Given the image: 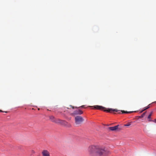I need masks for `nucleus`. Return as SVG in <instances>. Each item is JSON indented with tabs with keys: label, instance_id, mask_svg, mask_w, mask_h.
Instances as JSON below:
<instances>
[{
	"label": "nucleus",
	"instance_id": "nucleus-2",
	"mask_svg": "<svg viewBox=\"0 0 156 156\" xmlns=\"http://www.w3.org/2000/svg\"><path fill=\"white\" fill-rule=\"evenodd\" d=\"M105 112H111L112 111L115 112H118L119 113H120V112H122V113L128 114L132 112H127L125 111L124 110H119L116 109H112V108H109L107 110H104Z\"/></svg>",
	"mask_w": 156,
	"mask_h": 156
},
{
	"label": "nucleus",
	"instance_id": "nucleus-11",
	"mask_svg": "<svg viewBox=\"0 0 156 156\" xmlns=\"http://www.w3.org/2000/svg\"><path fill=\"white\" fill-rule=\"evenodd\" d=\"M149 107H149V106H147V107H145L144 109L143 110H142V111H141L140 112V113H142V112H143V111H145V110H146V109H147L148 108H149Z\"/></svg>",
	"mask_w": 156,
	"mask_h": 156
},
{
	"label": "nucleus",
	"instance_id": "nucleus-5",
	"mask_svg": "<svg viewBox=\"0 0 156 156\" xmlns=\"http://www.w3.org/2000/svg\"><path fill=\"white\" fill-rule=\"evenodd\" d=\"M42 154L43 156H50V153L47 150H44L42 151Z\"/></svg>",
	"mask_w": 156,
	"mask_h": 156
},
{
	"label": "nucleus",
	"instance_id": "nucleus-19",
	"mask_svg": "<svg viewBox=\"0 0 156 156\" xmlns=\"http://www.w3.org/2000/svg\"><path fill=\"white\" fill-rule=\"evenodd\" d=\"M0 112H2V111L1 110H0Z\"/></svg>",
	"mask_w": 156,
	"mask_h": 156
},
{
	"label": "nucleus",
	"instance_id": "nucleus-1",
	"mask_svg": "<svg viewBox=\"0 0 156 156\" xmlns=\"http://www.w3.org/2000/svg\"><path fill=\"white\" fill-rule=\"evenodd\" d=\"M88 152L90 156H106L110 153L107 151L104 147L97 145H93L89 146Z\"/></svg>",
	"mask_w": 156,
	"mask_h": 156
},
{
	"label": "nucleus",
	"instance_id": "nucleus-10",
	"mask_svg": "<svg viewBox=\"0 0 156 156\" xmlns=\"http://www.w3.org/2000/svg\"><path fill=\"white\" fill-rule=\"evenodd\" d=\"M146 112H145L143 113L140 116H139V118H143L145 115Z\"/></svg>",
	"mask_w": 156,
	"mask_h": 156
},
{
	"label": "nucleus",
	"instance_id": "nucleus-16",
	"mask_svg": "<svg viewBox=\"0 0 156 156\" xmlns=\"http://www.w3.org/2000/svg\"><path fill=\"white\" fill-rule=\"evenodd\" d=\"M149 121H150V122H151V121H153V120H151V119H149Z\"/></svg>",
	"mask_w": 156,
	"mask_h": 156
},
{
	"label": "nucleus",
	"instance_id": "nucleus-13",
	"mask_svg": "<svg viewBox=\"0 0 156 156\" xmlns=\"http://www.w3.org/2000/svg\"><path fill=\"white\" fill-rule=\"evenodd\" d=\"M130 124L129 123V124H125L124 125V126H129L130 125Z\"/></svg>",
	"mask_w": 156,
	"mask_h": 156
},
{
	"label": "nucleus",
	"instance_id": "nucleus-12",
	"mask_svg": "<svg viewBox=\"0 0 156 156\" xmlns=\"http://www.w3.org/2000/svg\"><path fill=\"white\" fill-rule=\"evenodd\" d=\"M153 113V112H151L150 114L148 116L147 118L148 119H150L151 118V115Z\"/></svg>",
	"mask_w": 156,
	"mask_h": 156
},
{
	"label": "nucleus",
	"instance_id": "nucleus-7",
	"mask_svg": "<svg viewBox=\"0 0 156 156\" xmlns=\"http://www.w3.org/2000/svg\"><path fill=\"white\" fill-rule=\"evenodd\" d=\"M119 125L113 127H109L108 129L111 131L115 130L118 129Z\"/></svg>",
	"mask_w": 156,
	"mask_h": 156
},
{
	"label": "nucleus",
	"instance_id": "nucleus-8",
	"mask_svg": "<svg viewBox=\"0 0 156 156\" xmlns=\"http://www.w3.org/2000/svg\"><path fill=\"white\" fill-rule=\"evenodd\" d=\"M94 108L97 109L102 110L104 109L105 108L103 107L102 106L99 105H95L93 106Z\"/></svg>",
	"mask_w": 156,
	"mask_h": 156
},
{
	"label": "nucleus",
	"instance_id": "nucleus-4",
	"mask_svg": "<svg viewBox=\"0 0 156 156\" xmlns=\"http://www.w3.org/2000/svg\"><path fill=\"white\" fill-rule=\"evenodd\" d=\"M55 123L60 124L62 125L65 126L66 125L67 122L64 120H61L59 119H56Z\"/></svg>",
	"mask_w": 156,
	"mask_h": 156
},
{
	"label": "nucleus",
	"instance_id": "nucleus-15",
	"mask_svg": "<svg viewBox=\"0 0 156 156\" xmlns=\"http://www.w3.org/2000/svg\"><path fill=\"white\" fill-rule=\"evenodd\" d=\"M153 122H154L155 123H156V119H155L154 120H153Z\"/></svg>",
	"mask_w": 156,
	"mask_h": 156
},
{
	"label": "nucleus",
	"instance_id": "nucleus-9",
	"mask_svg": "<svg viewBox=\"0 0 156 156\" xmlns=\"http://www.w3.org/2000/svg\"><path fill=\"white\" fill-rule=\"evenodd\" d=\"M49 118L51 121L54 122H55L56 119H55L54 117L53 116H51L49 117Z\"/></svg>",
	"mask_w": 156,
	"mask_h": 156
},
{
	"label": "nucleus",
	"instance_id": "nucleus-14",
	"mask_svg": "<svg viewBox=\"0 0 156 156\" xmlns=\"http://www.w3.org/2000/svg\"><path fill=\"white\" fill-rule=\"evenodd\" d=\"M70 106L72 107L73 109L77 108L76 107H74L72 105H70Z\"/></svg>",
	"mask_w": 156,
	"mask_h": 156
},
{
	"label": "nucleus",
	"instance_id": "nucleus-18",
	"mask_svg": "<svg viewBox=\"0 0 156 156\" xmlns=\"http://www.w3.org/2000/svg\"><path fill=\"white\" fill-rule=\"evenodd\" d=\"M67 108L68 109H69V108Z\"/></svg>",
	"mask_w": 156,
	"mask_h": 156
},
{
	"label": "nucleus",
	"instance_id": "nucleus-6",
	"mask_svg": "<svg viewBox=\"0 0 156 156\" xmlns=\"http://www.w3.org/2000/svg\"><path fill=\"white\" fill-rule=\"evenodd\" d=\"M83 113V112L82 111L80 110H78L74 111L73 114L74 115H81Z\"/></svg>",
	"mask_w": 156,
	"mask_h": 156
},
{
	"label": "nucleus",
	"instance_id": "nucleus-17",
	"mask_svg": "<svg viewBox=\"0 0 156 156\" xmlns=\"http://www.w3.org/2000/svg\"><path fill=\"white\" fill-rule=\"evenodd\" d=\"M84 105H83V106H81V107L82 108H83V107H84Z\"/></svg>",
	"mask_w": 156,
	"mask_h": 156
},
{
	"label": "nucleus",
	"instance_id": "nucleus-3",
	"mask_svg": "<svg viewBox=\"0 0 156 156\" xmlns=\"http://www.w3.org/2000/svg\"><path fill=\"white\" fill-rule=\"evenodd\" d=\"M75 123L76 124H80L84 121L83 118L79 116L75 117Z\"/></svg>",
	"mask_w": 156,
	"mask_h": 156
}]
</instances>
